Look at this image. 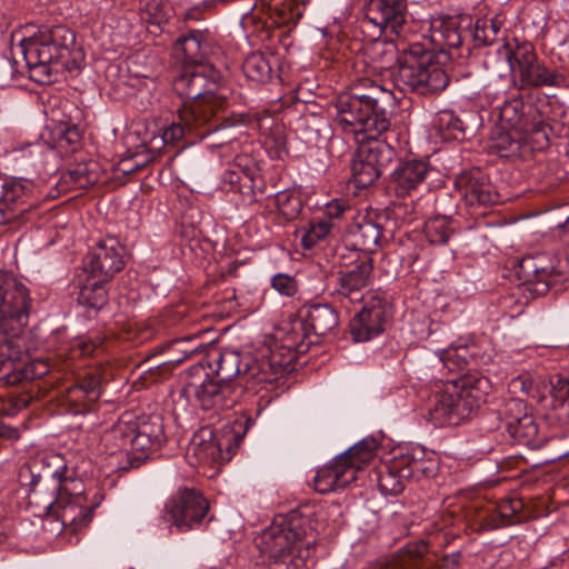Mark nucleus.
I'll return each instance as SVG.
<instances>
[{
    "label": "nucleus",
    "instance_id": "f257e3e1",
    "mask_svg": "<svg viewBox=\"0 0 569 569\" xmlns=\"http://www.w3.org/2000/svg\"><path fill=\"white\" fill-rule=\"evenodd\" d=\"M20 47L30 78L40 84L54 82L60 71H79L84 63L86 54L74 31L64 24L41 26L23 38Z\"/></svg>",
    "mask_w": 569,
    "mask_h": 569
},
{
    "label": "nucleus",
    "instance_id": "f03ea898",
    "mask_svg": "<svg viewBox=\"0 0 569 569\" xmlns=\"http://www.w3.org/2000/svg\"><path fill=\"white\" fill-rule=\"evenodd\" d=\"M396 106L391 90L365 79L350 93H341L336 103V122L348 132L363 133L375 140L390 128Z\"/></svg>",
    "mask_w": 569,
    "mask_h": 569
},
{
    "label": "nucleus",
    "instance_id": "7ed1b4c3",
    "mask_svg": "<svg viewBox=\"0 0 569 569\" xmlns=\"http://www.w3.org/2000/svg\"><path fill=\"white\" fill-rule=\"evenodd\" d=\"M21 487L26 488L29 505H40L42 496L68 498L90 503L91 497L76 471L67 466L60 453H48L29 459L18 473Z\"/></svg>",
    "mask_w": 569,
    "mask_h": 569
},
{
    "label": "nucleus",
    "instance_id": "20e7f679",
    "mask_svg": "<svg viewBox=\"0 0 569 569\" xmlns=\"http://www.w3.org/2000/svg\"><path fill=\"white\" fill-rule=\"evenodd\" d=\"M313 531L312 520L299 511L274 520L256 538L269 569H302L315 540L305 541Z\"/></svg>",
    "mask_w": 569,
    "mask_h": 569
},
{
    "label": "nucleus",
    "instance_id": "39448f33",
    "mask_svg": "<svg viewBox=\"0 0 569 569\" xmlns=\"http://www.w3.org/2000/svg\"><path fill=\"white\" fill-rule=\"evenodd\" d=\"M396 64L391 78L401 92L432 96L449 84L442 52L436 51L429 43L412 42L399 49Z\"/></svg>",
    "mask_w": 569,
    "mask_h": 569
},
{
    "label": "nucleus",
    "instance_id": "423d86ee",
    "mask_svg": "<svg viewBox=\"0 0 569 569\" xmlns=\"http://www.w3.org/2000/svg\"><path fill=\"white\" fill-rule=\"evenodd\" d=\"M350 169L352 178H448L450 174L439 154L403 160L392 158L390 151L383 152L367 147H361L353 153Z\"/></svg>",
    "mask_w": 569,
    "mask_h": 569
},
{
    "label": "nucleus",
    "instance_id": "0eeeda50",
    "mask_svg": "<svg viewBox=\"0 0 569 569\" xmlns=\"http://www.w3.org/2000/svg\"><path fill=\"white\" fill-rule=\"evenodd\" d=\"M490 391L488 378L477 373L463 376L435 395L429 409L430 419L439 427L458 426L486 402Z\"/></svg>",
    "mask_w": 569,
    "mask_h": 569
},
{
    "label": "nucleus",
    "instance_id": "6e6552de",
    "mask_svg": "<svg viewBox=\"0 0 569 569\" xmlns=\"http://www.w3.org/2000/svg\"><path fill=\"white\" fill-rule=\"evenodd\" d=\"M208 367L217 378L241 383L243 392H257L262 385L272 382L280 372V366L273 361L238 349H222L211 353Z\"/></svg>",
    "mask_w": 569,
    "mask_h": 569
},
{
    "label": "nucleus",
    "instance_id": "1a4fd4ad",
    "mask_svg": "<svg viewBox=\"0 0 569 569\" xmlns=\"http://www.w3.org/2000/svg\"><path fill=\"white\" fill-rule=\"evenodd\" d=\"M495 52L501 58V67L518 76L521 89L560 88L566 82L561 72L539 60L533 44L528 41L520 42L512 38V42L498 46Z\"/></svg>",
    "mask_w": 569,
    "mask_h": 569
},
{
    "label": "nucleus",
    "instance_id": "9d476101",
    "mask_svg": "<svg viewBox=\"0 0 569 569\" xmlns=\"http://www.w3.org/2000/svg\"><path fill=\"white\" fill-rule=\"evenodd\" d=\"M222 79L213 63L183 66L173 88L180 97L187 99L182 106L197 104L203 116L211 118L223 104L222 98L218 96Z\"/></svg>",
    "mask_w": 569,
    "mask_h": 569
},
{
    "label": "nucleus",
    "instance_id": "9b49d317",
    "mask_svg": "<svg viewBox=\"0 0 569 569\" xmlns=\"http://www.w3.org/2000/svg\"><path fill=\"white\" fill-rule=\"evenodd\" d=\"M31 298L27 287L9 272L0 273V333L27 323Z\"/></svg>",
    "mask_w": 569,
    "mask_h": 569
},
{
    "label": "nucleus",
    "instance_id": "f8f14e48",
    "mask_svg": "<svg viewBox=\"0 0 569 569\" xmlns=\"http://www.w3.org/2000/svg\"><path fill=\"white\" fill-rule=\"evenodd\" d=\"M163 518L179 531L197 529L204 520L209 503L203 495L188 487H180L166 502Z\"/></svg>",
    "mask_w": 569,
    "mask_h": 569
},
{
    "label": "nucleus",
    "instance_id": "ddd939ff",
    "mask_svg": "<svg viewBox=\"0 0 569 569\" xmlns=\"http://www.w3.org/2000/svg\"><path fill=\"white\" fill-rule=\"evenodd\" d=\"M183 391L193 397L203 410H227L240 402L243 387L238 382H227L208 372L201 381H190Z\"/></svg>",
    "mask_w": 569,
    "mask_h": 569
},
{
    "label": "nucleus",
    "instance_id": "4468645a",
    "mask_svg": "<svg viewBox=\"0 0 569 569\" xmlns=\"http://www.w3.org/2000/svg\"><path fill=\"white\" fill-rule=\"evenodd\" d=\"M221 126L201 113L200 107L181 106L178 109V120L164 128L161 138L164 146H176L182 140L184 144L206 139L209 133L219 132Z\"/></svg>",
    "mask_w": 569,
    "mask_h": 569
},
{
    "label": "nucleus",
    "instance_id": "2eb2a0df",
    "mask_svg": "<svg viewBox=\"0 0 569 569\" xmlns=\"http://www.w3.org/2000/svg\"><path fill=\"white\" fill-rule=\"evenodd\" d=\"M388 301L383 293L371 291L366 295L362 308L350 321V335L356 342H367L385 330L388 320Z\"/></svg>",
    "mask_w": 569,
    "mask_h": 569
},
{
    "label": "nucleus",
    "instance_id": "dca6fc26",
    "mask_svg": "<svg viewBox=\"0 0 569 569\" xmlns=\"http://www.w3.org/2000/svg\"><path fill=\"white\" fill-rule=\"evenodd\" d=\"M373 272V259L363 257L356 261L347 271H340L333 289L329 292L333 302L339 303L346 310L351 306L363 302L366 295L362 290L369 284Z\"/></svg>",
    "mask_w": 569,
    "mask_h": 569
},
{
    "label": "nucleus",
    "instance_id": "f3484780",
    "mask_svg": "<svg viewBox=\"0 0 569 569\" xmlns=\"http://www.w3.org/2000/svg\"><path fill=\"white\" fill-rule=\"evenodd\" d=\"M103 497L94 491L90 503H83L70 500L68 498H58L54 496H42L41 503L34 505L42 510H53L58 512L62 523L69 527L71 535H77L83 528H87L92 520L93 511L101 505Z\"/></svg>",
    "mask_w": 569,
    "mask_h": 569
},
{
    "label": "nucleus",
    "instance_id": "a211bd4d",
    "mask_svg": "<svg viewBox=\"0 0 569 569\" xmlns=\"http://www.w3.org/2000/svg\"><path fill=\"white\" fill-rule=\"evenodd\" d=\"M83 267L93 277L108 281L124 267V247L116 237L108 236L89 250Z\"/></svg>",
    "mask_w": 569,
    "mask_h": 569
},
{
    "label": "nucleus",
    "instance_id": "6ab92c4d",
    "mask_svg": "<svg viewBox=\"0 0 569 569\" xmlns=\"http://www.w3.org/2000/svg\"><path fill=\"white\" fill-rule=\"evenodd\" d=\"M517 276L532 296H543L557 280L560 272L545 253L523 257L517 268Z\"/></svg>",
    "mask_w": 569,
    "mask_h": 569
},
{
    "label": "nucleus",
    "instance_id": "aec40b11",
    "mask_svg": "<svg viewBox=\"0 0 569 569\" xmlns=\"http://www.w3.org/2000/svg\"><path fill=\"white\" fill-rule=\"evenodd\" d=\"M366 16L380 29L400 34L408 17L407 0H370Z\"/></svg>",
    "mask_w": 569,
    "mask_h": 569
},
{
    "label": "nucleus",
    "instance_id": "412c9836",
    "mask_svg": "<svg viewBox=\"0 0 569 569\" xmlns=\"http://www.w3.org/2000/svg\"><path fill=\"white\" fill-rule=\"evenodd\" d=\"M164 441V428L159 417L140 423L133 422L130 447L131 459L144 460L150 451L159 449Z\"/></svg>",
    "mask_w": 569,
    "mask_h": 569
},
{
    "label": "nucleus",
    "instance_id": "4be33fe9",
    "mask_svg": "<svg viewBox=\"0 0 569 569\" xmlns=\"http://www.w3.org/2000/svg\"><path fill=\"white\" fill-rule=\"evenodd\" d=\"M356 480V471L339 460V455L327 466L319 469L315 477V489L320 493H329L346 488Z\"/></svg>",
    "mask_w": 569,
    "mask_h": 569
},
{
    "label": "nucleus",
    "instance_id": "5701e85b",
    "mask_svg": "<svg viewBox=\"0 0 569 569\" xmlns=\"http://www.w3.org/2000/svg\"><path fill=\"white\" fill-rule=\"evenodd\" d=\"M101 396V376L98 370H91L79 376L67 389L68 400L80 408L77 412L90 410V406Z\"/></svg>",
    "mask_w": 569,
    "mask_h": 569
},
{
    "label": "nucleus",
    "instance_id": "b1692460",
    "mask_svg": "<svg viewBox=\"0 0 569 569\" xmlns=\"http://www.w3.org/2000/svg\"><path fill=\"white\" fill-rule=\"evenodd\" d=\"M500 24L489 19H478L473 30L476 46H486L489 49L485 53L483 66L493 72L500 71L501 58L495 49L506 41H499Z\"/></svg>",
    "mask_w": 569,
    "mask_h": 569
},
{
    "label": "nucleus",
    "instance_id": "393cba45",
    "mask_svg": "<svg viewBox=\"0 0 569 569\" xmlns=\"http://www.w3.org/2000/svg\"><path fill=\"white\" fill-rule=\"evenodd\" d=\"M176 50L183 53L184 66L212 63L210 56L213 47L207 33L200 30L189 31L176 40Z\"/></svg>",
    "mask_w": 569,
    "mask_h": 569
},
{
    "label": "nucleus",
    "instance_id": "a878e982",
    "mask_svg": "<svg viewBox=\"0 0 569 569\" xmlns=\"http://www.w3.org/2000/svg\"><path fill=\"white\" fill-rule=\"evenodd\" d=\"M431 41L437 43L442 52V60H446V49L458 50L462 46V30L458 17L442 16L432 17L430 20Z\"/></svg>",
    "mask_w": 569,
    "mask_h": 569
},
{
    "label": "nucleus",
    "instance_id": "bb28decb",
    "mask_svg": "<svg viewBox=\"0 0 569 569\" xmlns=\"http://www.w3.org/2000/svg\"><path fill=\"white\" fill-rule=\"evenodd\" d=\"M339 316L329 303H313L303 307V321L299 330L312 331L316 336H325L337 328Z\"/></svg>",
    "mask_w": 569,
    "mask_h": 569
},
{
    "label": "nucleus",
    "instance_id": "cd10ccee",
    "mask_svg": "<svg viewBox=\"0 0 569 569\" xmlns=\"http://www.w3.org/2000/svg\"><path fill=\"white\" fill-rule=\"evenodd\" d=\"M379 490L383 495L397 496L401 493L408 482L405 477L403 465L398 457L382 463L373 470Z\"/></svg>",
    "mask_w": 569,
    "mask_h": 569
},
{
    "label": "nucleus",
    "instance_id": "c85d7f7f",
    "mask_svg": "<svg viewBox=\"0 0 569 569\" xmlns=\"http://www.w3.org/2000/svg\"><path fill=\"white\" fill-rule=\"evenodd\" d=\"M490 149L503 158L523 157L521 130L497 128L491 134Z\"/></svg>",
    "mask_w": 569,
    "mask_h": 569
},
{
    "label": "nucleus",
    "instance_id": "c756f323",
    "mask_svg": "<svg viewBox=\"0 0 569 569\" xmlns=\"http://www.w3.org/2000/svg\"><path fill=\"white\" fill-rule=\"evenodd\" d=\"M421 562V547L408 545L393 555L378 560L372 569H419Z\"/></svg>",
    "mask_w": 569,
    "mask_h": 569
},
{
    "label": "nucleus",
    "instance_id": "7c9ffc66",
    "mask_svg": "<svg viewBox=\"0 0 569 569\" xmlns=\"http://www.w3.org/2000/svg\"><path fill=\"white\" fill-rule=\"evenodd\" d=\"M212 436L210 429H202L192 437L188 455H192L198 463L207 465L221 458V450Z\"/></svg>",
    "mask_w": 569,
    "mask_h": 569
},
{
    "label": "nucleus",
    "instance_id": "2f4dec72",
    "mask_svg": "<svg viewBox=\"0 0 569 569\" xmlns=\"http://www.w3.org/2000/svg\"><path fill=\"white\" fill-rule=\"evenodd\" d=\"M133 432V421L120 419L111 428L106 430L102 436V442L109 455L118 451H126L130 456L131 435Z\"/></svg>",
    "mask_w": 569,
    "mask_h": 569
},
{
    "label": "nucleus",
    "instance_id": "473e14b6",
    "mask_svg": "<svg viewBox=\"0 0 569 569\" xmlns=\"http://www.w3.org/2000/svg\"><path fill=\"white\" fill-rule=\"evenodd\" d=\"M399 461L403 465L405 477L408 481L429 478L435 473L436 467L432 460L425 459L422 450H413L398 456Z\"/></svg>",
    "mask_w": 569,
    "mask_h": 569
},
{
    "label": "nucleus",
    "instance_id": "72a5a7b5",
    "mask_svg": "<svg viewBox=\"0 0 569 569\" xmlns=\"http://www.w3.org/2000/svg\"><path fill=\"white\" fill-rule=\"evenodd\" d=\"M379 443L375 437H367L339 455V460L345 461L356 472L368 463L376 455Z\"/></svg>",
    "mask_w": 569,
    "mask_h": 569
},
{
    "label": "nucleus",
    "instance_id": "f704fd0d",
    "mask_svg": "<svg viewBox=\"0 0 569 569\" xmlns=\"http://www.w3.org/2000/svg\"><path fill=\"white\" fill-rule=\"evenodd\" d=\"M552 128L539 120L533 122L529 130L521 129V143L523 144V157L535 151H543L550 146V133Z\"/></svg>",
    "mask_w": 569,
    "mask_h": 569
},
{
    "label": "nucleus",
    "instance_id": "c9c22d12",
    "mask_svg": "<svg viewBox=\"0 0 569 569\" xmlns=\"http://www.w3.org/2000/svg\"><path fill=\"white\" fill-rule=\"evenodd\" d=\"M435 126L443 141H463L466 139L465 122L451 110H441L437 114Z\"/></svg>",
    "mask_w": 569,
    "mask_h": 569
},
{
    "label": "nucleus",
    "instance_id": "e433bc0d",
    "mask_svg": "<svg viewBox=\"0 0 569 569\" xmlns=\"http://www.w3.org/2000/svg\"><path fill=\"white\" fill-rule=\"evenodd\" d=\"M242 71L247 79L264 83L270 80L272 68L262 52L250 53L242 63Z\"/></svg>",
    "mask_w": 569,
    "mask_h": 569
},
{
    "label": "nucleus",
    "instance_id": "4c0bfd02",
    "mask_svg": "<svg viewBox=\"0 0 569 569\" xmlns=\"http://www.w3.org/2000/svg\"><path fill=\"white\" fill-rule=\"evenodd\" d=\"M101 346L100 340H94L89 337H77L70 341L61 342L58 347V355L69 359H77L88 357Z\"/></svg>",
    "mask_w": 569,
    "mask_h": 569
},
{
    "label": "nucleus",
    "instance_id": "58836bf2",
    "mask_svg": "<svg viewBox=\"0 0 569 569\" xmlns=\"http://www.w3.org/2000/svg\"><path fill=\"white\" fill-rule=\"evenodd\" d=\"M106 282L97 278V280L86 283L80 289L78 302L88 308L100 310L107 303Z\"/></svg>",
    "mask_w": 569,
    "mask_h": 569
},
{
    "label": "nucleus",
    "instance_id": "ea45409f",
    "mask_svg": "<svg viewBox=\"0 0 569 569\" xmlns=\"http://www.w3.org/2000/svg\"><path fill=\"white\" fill-rule=\"evenodd\" d=\"M352 236L362 250L373 251L381 238V229L377 223L365 220L356 226Z\"/></svg>",
    "mask_w": 569,
    "mask_h": 569
},
{
    "label": "nucleus",
    "instance_id": "a19ab883",
    "mask_svg": "<svg viewBox=\"0 0 569 569\" xmlns=\"http://www.w3.org/2000/svg\"><path fill=\"white\" fill-rule=\"evenodd\" d=\"M335 229L336 223L326 219H319L310 222L309 227L302 231V247L305 249H312L318 242L325 240Z\"/></svg>",
    "mask_w": 569,
    "mask_h": 569
},
{
    "label": "nucleus",
    "instance_id": "79ce46f5",
    "mask_svg": "<svg viewBox=\"0 0 569 569\" xmlns=\"http://www.w3.org/2000/svg\"><path fill=\"white\" fill-rule=\"evenodd\" d=\"M525 116V102L522 98L515 97L507 100L499 107V119L501 123L509 126L510 129H522L521 122Z\"/></svg>",
    "mask_w": 569,
    "mask_h": 569
},
{
    "label": "nucleus",
    "instance_id": "37998d69",
    "mask_svg": "<svg viewBox=\"0 0 569 569\" xmlns=\"http://www.w3.org/2000/svg\"><path fill=\"white\" fill-rule=\"evenodd\" d=\"M507 431L515 440L529 442L537 436L538 428L533 417L525 413L520 418L511 417Z\"/></svg>",
    "mask_w": 569,
    "mask_h": 569
},
{
    "label": "nucleus",
    "instance_id": "c03bdc74",
    "mask_svg": "<svg viewBox=\"0 0 569 569\" xmlns=\"http://www.w3.org/2000/svg\"><path fill=\"white\" fill-rule=\"evenodd\" d=\"M267 197L274 198L276 206L288 219L295 218L300 212L301 201L296 190L284 189L274 193H269Z\"/></svg>",
    "mask_w": 569,
    "mask_h": 569
},
{
    "label": "nucleus",
    "instance_id": "a18cd8bd",
    "mask_svg": "<svg viewBox=\"0 0 569 569\" xmlns=\"http://www.w3.org/2000/svg\"><path fill=\"white\" fill-rule=\"evenodd\" d=\"M523 508V502L518 497L508 498L501 500L497 508L496 512L499 517V522L497 526H512L519 522V513Z\"/></svg>",
    "mask_w": 569,
    "mask_h": 569
},
{
    "label": "nucleus",
    "instance_id": "49530a36",
    "mask_svg": "<svg viewBox=\"0 0 569 569\" xmlns=\"http://www.w3.org/2000/svg\"><path fill=\"white\" fill-rule=\"evenodd\" d=\"M211 121L219 123L221 126V130L216 133H209V136L206 137L211 138L209 143L210 148H221L236 140V134L233 132L234 123L230 119L220 120L218 118V110H216L211 116Z\"/></svg>",
    "mask_w": 569,
    "mask_h": 569
},
{
    "label": "nucleus",
    "instance_id": "de8ad7c7",
    "mask_svg": "<svg viewBox=\"0 0 569 569\" xmlns=\"http://www.w3.org/2000/svg\"><path fill=\"white\" fill-rule=\"evenodd\" d=\"M426 236L432 244H445L448 242L451 230L449 223L441 218H433L426 223Z\"/></svg>",
    "mask_w": 569,
    "mask_h": 569
},
{
    "label": "nucleus",
    "instance_id": "09e8293b",
    "mask_svg": "<svg viewBox=\"0 0 569 569\" xmlns=\"http://www.w3.org/2000/svg\"><path fill=\"white\" fill-rule=\"evenodd\" d=\"M31 400L32 397L27 393L10 395L8 399L0 402V413L8 417L16 416L21 409L26 408Z\"/></svg>",
    "mask_w": 569,
    "mask_h": 569
},
{
    "label": "nucleus",
    "instance_id": "8fccbe9b",
    "mask_svg": "<svg viewBox=\"0 0 569 569\" xmlns=\"http://www.w3.org/2000/svg\"><path fill=\"white\" fill-rule=\"evenodd\" d=\"M43 512V529L52 536H60L61 533H70L69 527L62 523L58 512L53 510H42Z\"/></svg>",
    "mask_w": 569,
    "mask_h": 569
},
{
    "label": "nucleus",
    "instance_id": "3c124183",
    "mask_svg": "<svg viewBox=\"0 0 569 569\" xmlns=\"http://www.w3.org/2000/svg\"><path fill=\"white\" fill-rule=\"evenodd\" d=\"M23 189L17 180H0V202L14 203L23 193Z\"/></svg>",
    "mask_w": 569,
    "mask_h": 569
},
{
    "label": "nucleus",
    "instance_id": "603ef678",
    "mask_svg": "<svg viewBox=\"0 0 569 569\" xmlns=\"http://www.w3.org/2000/svg\"><path fill=\"white\" fill-rule=\"evenodd\" d=\"M272 288L282 296L292 297L297 292V281L287 273H277L271 279Z\"/></svg>",
    "mask_w": 569,
    "mask_h": 569
},
{
    "label": "nucleus",
    "instance_id": "864d4df0",
    "mask_svg": "<svg viewBox=\"0 0 569 569\" xmlns=\"http://www.w3.org/2000/svg\"><path fill=\"white\" fill-rule=\"evenodd\" d=\"M178 351L181 353V356H170L166 360H163L154 366V369L157 371H159L161 377L171 373L172 370L177 366L182 363L186 359H188L189 356L196 351V349L190 350V351L179 349Z\"/></svg>",
    "mask_w": 569,
    "mask_h": 569
},
{
    "label": "nucleus",
    "instance_id": "5fc2aeb1",
    "mask_svg": "<svg viewBox=\"0 0 569 569\" xmlns=\"http://www.w3.org/2000/svg\"><path fill=\"white\" fill-rule=\"evenodd\" d=\"M350 209L351 207L346 200L338 198L333 199L326 203L322 219L333 222V220L340 219L343 213Z\"/></svg>",
    "mask_w": 569,
    "mask_h": 569
},
{
    "label": "nucleus",
    "instance_id": "6e6d98bb",
    "mask_svg": "<svg viewBox=\"0 0 569 569\" xmlns=\"http://www.w3.org/2000/svg\"><path fill=\"white\" fill-rule=\"evenodd\" d=\"M525 409L526 408L523 402L518 399H511L508 402H506L503 409L500 412L501 423L506 430L509 428V419L511 417L520 418L522 415L527 413Z\"/></svg>",
    "mask_w": 569,
    "mask_h": 569
},
{
    "label": "nucleus",
    "instance_id": "4d7b16f0",
    "mask_svg": "<svg viewBox=\"0 0 569 569\" xmlns=\"http://www.w3.org/2000/svg\"><path fill=\"white\" fill-rule=\"evenodd\" d=\"M81 138L82 137L79 129L76 126H69L63 131H61L59 137V144L60 147L66 144L72 151H74L80 146Z\"/></svg>",
    "mask_w": 569,
    "mask_h": 569
},
{
    "label": "nucleus",
    "instance_id": "13d9d810",
    "mask_svg": "<svg viewBox=\"0 0 569 569\" xmlns=\"http://www.w3.org/2000/svg\"><path fill=\"white\" fill-rule=\"evenodd\" d=\"M29 380L26 366H22L0 376V386H16Z\"/></svg>",
    "mask_w": 569,
    "mask_h": 569
},
{
    "label": "nucleus",
    "instance_id": "bf43d9fd",
    "mask_svg": "<svg viewBox=\"0 0 569 569\" xmlns=\"http://www.w3.org/2000/svg\"><path fill=\"white\" fill-rule=\"evenodd\" d=\"M24 366L27 369V375H29L30 377V380L40 379L48 375L51 370L50 363L43 359H36Z\"/></svg>",
    "mask_w": 569,
    "mask_h": 569
},
{
    "label": "nucleus",
    "instance_id": "052dcab7",
    "mask_svg": "<svg viewBox=\"0 0 569 569\" xmlns=\"http://www.w3.org/2000/svg\"><path fill=\"white\" fill-rule=\"evenodd\" d=\"M98 163L93 160H90L89 162L84 164H80L74 169L73 171H70L71 178H88L90 176L98 177Z\"/></svg>",
    "mask_w": 569,
    "mask_h": 569
},
{
    "label": "nucleus",
    "instance_id": "680f3d73",
    "mask_svg": "<svg viewBox=\"0 0 569 569\" xmlns=\"http://www.w3.org/2000/svg\"><path fill=\"white\" fill-rule=\"evenodd\" d=\"M558 218L556 229L560 230L563 234L569 233V203L562 204L558 208Z\"/></svg>",
    "mask_w": 569,
    "mask_h": 569
},
{
    "label": "nucleus",
    "instance_id": "e2e57ef3",
    "mask_svg": "<svg viewBox=\"0 0 569 569\" xmlns=\"http://www.w3.org/2000/svg\"><path fill=\"white\" fill-rule=\"evenodd\" d=\"M146 163H140L136 160V157L123 159L119 162V170L123 176L131 174L133 172L144 170Z\"/></svg>",
    "mask_w": 569,
    "mask_h": 569
},
{
    "label": "nucleus",
    "instance_id": "0e129e2a",
    "mask_svg": "<svg viewBox=\"0 0 569 569\" xmlns=\"http://www.w3.org/2000/svg\"><path fill=\"white\" fill-rule=\"evenodd\" d=\"M461 552L455 551L451 553L443 555L439 560V567L441 569H458L460 567Z\"/></svg>",
    "mask_w": 569,
    "mask_h": 569
},
{
    "label": "nucleus",
    "instance_id": "69168bd1",
    "mask_svg": "<svg viewBox=\"0 0 569 569\" xmlns=\"http://www.w3.org/2000/svg\"><path fill=\"white\" fill-rule=\"evenodd\" d=\"M18 351H13V346L11 341H4L0 343V357L6 358L0 360L4 367L10 368L12 366L13 358L17 357Z\"/></svg>",
    "mask_w": 569,
    "mask_h": 569
},
{
    "label": "nucleus",
    "instance_id": "338daca9",
    "mask_svg": "<svg viewBox=\"0 0 569 569\" xmlns=\"http://www.w3.org/2000/svg\"><path fill=\"white\" fill-rule=\"evenodd\" d=\"M190 338L172 340L166 343L159 345L152 349L151 357L163 353L166 350L178 349L183 342L190 341Z\"/></svg>",
    "mask_w": 569,
    "mask_h": 569
},
{
    "label": "nucleus",
    "instance_id": "774afa93",
    "mask_svg": "<svg viewBox=\"0 0 569 569\" xmlns=\"http://www.w3.org/2000/svg\"><path fill=\"white\" fill-rule=\"evenodd\" d=\"M162 4L160 0H150L146 3L144 10L146 12L152 17L157 22L160 21V11H161Z\"/></svg>",
    "mask_w": 569,
    "mask_h": 569
}]
</instances>
